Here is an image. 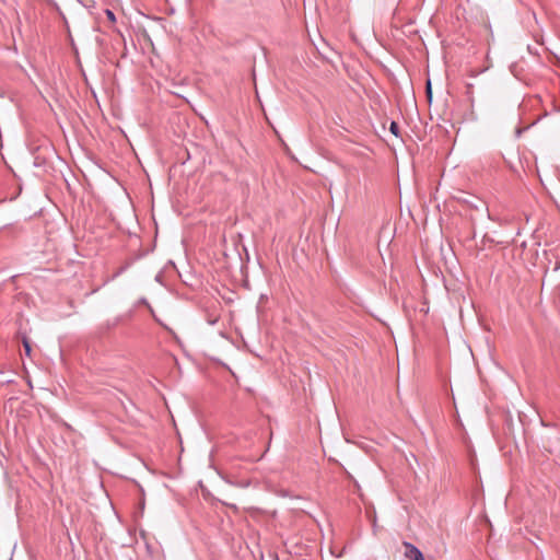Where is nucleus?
Instances as JSON below:
<instances>
[{"label":"nucleus","instance_id":"nucleus-6","mask_svg":"<svg viewBox=\"0 0 560 560\" xmlns=\"http://www.w3.org/2000/svg\"><path fill=\"white\" fill-rule=\"evenodd\" d=\"M428 96H429V98H431V86H430V82L428 83Z\"/></svg>","mask_w":560,"mask_h":560},{"label":"nucleus","instance_id":"nucleus-2","mask_svg":"<svg viewBox=\"0 0 560 560\" xmlns=\"http://www.w3.org/2000/svg\"><path fill=\"white\" fill-rule=\"evenodd\" d=\"M389 130L394 136L399 137V126L396 121L390 122Z\"/></svg>","mask_w":560,"mask_h":560},{"label":"nucleus","instance_id":"nucleus-4","mask_svg":"<svg viewBox=\"0 0 560 560\" xmlns=\"http://www.w3.org/2000/svg\"><path fill=\"white\" fill-rule=\"evenodd\" d=\"M23 346H24L26 355H30L31 351H32V348H31V345H30V342H28V340L26 338L23 339Z\"/></svg>","mask_w":560,"mask_h":560},{"label":"nucleus","instance_id":"nucleus-5","mask_svg":"<svg viewBox=\"0 0 560 560\" xmlns=\"http://www.w3.org/2000/svg\"><path fill=\"white\" fill-rule=\"evenodd\" d=\"M208 322H209V324L214 325V324L218 322V317H213V318H212V317H210V318L208 319Z\"/></svg>","mask_w":560,"mask_h":560},{"label":"nucleus","instance_id":"nucleus-3","mask_svg":"<svg viewBox=\"0 0 560 560\" xmlns=\"http://www.w3.org/2000/svg\"><path fill=\"white\" fill-rule=\"evenodd\" d=\"M105 14L107 16V19L112 22V23H115L116 22V18H115V14L112 10L109 9H106L105 10Z\"/></svg>","mask_w":560,"mask_h":560},{"label":"nucleus","instance_id":"nucleus-1","mask_svg":"<svg viewBox=\"0 0 560 560\" xmlns=\"http://www.w3.org/2000/svg\"><path fill=\"white\" fill-rule=\"evenodd\" d=\"M402 546L405 548V558L409 560H424L423 553L421 550L412 545L409 541H404Z\"/></svg>","mask_w":560,"mask_h":560}]
</instances>
